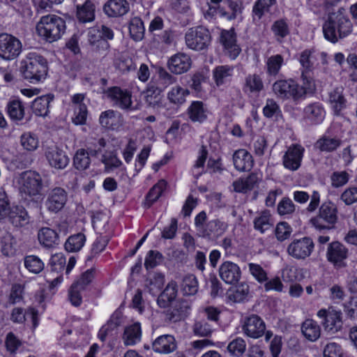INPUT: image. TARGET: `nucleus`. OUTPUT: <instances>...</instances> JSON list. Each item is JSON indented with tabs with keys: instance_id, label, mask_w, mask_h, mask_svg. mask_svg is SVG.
Segmentation results:
<instances>
[{
	"instance_id": "1",
	"label": "nucleus",
	"mask_w": 357,
	"mask_h": 357,
	"mask_svg": "<svg viewBox=\"0 0 357 357\" xmlns=\"http://www.w3.org/2000/svg\"><path fill=\"white\" fill-rule=\"evenodd\" d=\"M353 28V23L342 7L336 12L329 13L322 26L325 39L333 44L348 37L352 33Z\"/></svg>"
},
{
	"instance_id": "2",
	"label": "nucleus",
	"mask_w": 357,
	"mask_h": 357,
	"mask_svg": "<svg viewBox=\"0 0 357 357\" xmlns=\"http://www.w3.org/2000/svg\"><path fill=\"white\" fill-rule=\"evenodd\" d=\"M302 85H299L297 81L292 78L280 79L273 84V91L279 99L291 100L298 102L306 98L310 93H314L315 87L313 84H308L305 81H301Z\"/></svg>"
},
{
	"instance_id": "3",
	"label": "nucleus",
	"mask_w": 357,
	"mask_h": 357,
	"mask_svg": "<svg viewBox=\"0 0 357 357\" xmlns=\"http://www.w3.org/2000/svg\"><path fill=\"white\" fill-rule=\"evenodd\" d=\"M48 69L47 61L43 56L36 52H29L22 60L20 71L24 80L36 84L45 81Z\"/></svg>"
},
{
	"instance_id": "4",
	"label": "nucleus",
	"mask_w": 357,
	"mask_h": 357,
	"mask_svg": "<svg viewBox=\"0 0 357 357\" xmlns=\"http://www.w3.org/2000/svg\"><path fill=\"white\" fill-rule=\"evenodd\" d=\"M66 29L65 20L56 15L43 16L36 27L38 36L47 43H53L60 39Z\"/></svg>"
},
{
	"instance_id": "5",
	"label": "nucleus",
	"mask_w": 357,
	"mask_h": 357,
	"mask_svg": "<svg viewBox=\"0 0 357 357\" xmlns=\"http://www.w3.org/2000/svg\"><path fill=\"white\" fill-rule=\"evenodd\" d=\"M337 213L336 204L331 200H326L321 204L318 214L310 219V222L317 231L325 233L335 228Z\"/></svg>"
},
{
	"instance_id": "6",
	"label": "nucleus",
	"mask_w": 357,
	"mask_h": 357,
	"mask_svg": "<svg viewBox=\"0 0 357 357\" xmlns=\"http://www.w3.org/2000/svg\"><path fill=\"white\" fill-rule=\"evenodd\" d=\"M187 47L192 50L202 51L208 48L211 42V35L208 29L197 26L189 29L185 35Z\"/></svg>"
},
{
	"instance_id": "7",
	"label": "nucleus",
	"mask_w": 357,
	"mask_h": 357,
	"mask_svg": "<svg viewBox=\"0 0 357 357\" xmlns=\"http://www.w3.org/2000/svg\"><path fill=\"white\" fill-rule=\"evenodd\" d=\"M114 38V31L105 24L89 33V41L93 50L98 52L107 51L109 48L108 40H112Z\"/></svg>"
},
{
	"instance_id": "8",
	"label": "nucleus",
	"mask_w": 357,
	"mask_h": 357,
	"mask_svg": "<svg viewBox=\"0 0 357 357\" xmlns=\"http://www.w3.org/2000/svg\"><path fill=\"white\" fill-rule=\"evenodd\" d=\"M22 45L15 36L3 33L0 34V57L6 61L15 59L21 53Z\"/></svg>"
},
{
	"instance_id": "9",
	"label": "nucleus",
	"mask_w": 357,
	"mask_h": 357,
	"mask_svg": "<svg viewBox=\"0 0 357 357\" xmlns=\"http://www.w3.org/2000/svg\"><path fill=\"white\" fill-rule=\"evenodd\" d=\"M313 49H305L299 54L298 61L301 65V81H305L308 84H313L315 87L314 78V63L315 57Z\"/></svg>"
},
{
	"instance_id": "10",
	"label": "nucleus",
	"mask_w": 357,
	"mask_h": 357,
	"mask_svg": "<svg viewBox=\"0 0 357 357\" xmlns=\"http://www.w3.org/2000/svg\"><path fill=\"white\" fill-rule=\"evenodd\" d=\"M349 256L348 248L339 241H333L328 245L326 259L336 268L347 266L346 260Z\"/></svg>"
},
{
	"instance_id": "11",
	"label": "nucleus",
	"mask_w": 357,
	"mask_h": 357,
	"mask_svg": "<svg viewBox=\"0 0 357 357\" xmlns=\"http://www.w3.org/2000/svg\"><path fill=\"white\" fill-rule=\"evenodd\" d=\"M220 42L225 54L231 59H236L241 49L237 43V34L235 29H222L220 35Z\"/></svg>"
},
{
	"instance_id": "12",
	"label": "nucleus",
	"mask_w": 357,
	"mask_h": 357,
	"mask_svg": "<svg viewBox=\"0 0 357 357\" xmlns=\"http://www.w3.org/2000/svg\"><path fill=\"white\" fill-rule=\"evenodd\" d=\"M314 244L310 237L294 239L288 246L287 252L296 259H305L313 252Z\"/></svg>"
},
{
	"instance_id": "13",
	"label": "nucleus",
	"mask_w": 357,
	"mask_h": 357,
	"mask_svg": "<svg viewBox=\"0 0 357 357\" xmlns=\"http://www.w3.org/2000/svg\"><path fill=\"white\" fill-rule=\"evenodd\" d=\"M105 93L120 109L126 110L131 109L132 93L128 89H122L120 86H114L107 88Z\"/></svg>"
},
{
	"instance_id": "14",
	"label": "nucleus",
	"mask_w": 357,
	"mask_h": 357,
	"mask_svg": "<svg viewBox=\"0 0 357 357\" xmlns=\"http://www.w3.org/2000/svg\"><path fill=\"white\" fill-rule=\"evenodd\" d=\"M305 149L299 144H291L282 157V164L285 169L296 171L301 165Z\"/></svg>"
},
{
	"instance_id": "15",
	"label": "nucleus",
	"mask_w": 357,
	"mask_h": 357,
	"mask_svg": "<svg viewBox=\"0 0 357 357\" xmlns=\"http://www.w3.org/2000/svg\"><path fill=\"white\" fill-rule=\"evenodd\" d=\"M67 200V192L62 188L56 187L48 193L45 206L50 213H57L64 208Z\"/></svg>"
},
{
	"instance_id": "16",
	"label": "nucleus",
	"mask_w": 357,
	"mask_h": 357,
	"mask_svg": "<svg viewBox=\"0 0 357 357\" xmlns=\"http://www.w3.org/2000/svg\"><path fill=\"white\" fill-rule=\"evenodd\" d=\"M22 192L29 196H36L39 195L42 188L43 181L40 175L34 171H29L22 174Z\"/></svg>"
},
{
	"instance_id": "17",
	"label": "nucleus",
	"mask_w": 357,
	"mask_h": 357,
	"mask_svg": "<svg viewBox=\"0 0 357 357\" xmlns=\"http://www.w3.org/2000/svg\"><path fill=\"white\" fill-rule=\"evenodd\" d=\"M317 315L321 319V324L325 331L333 333L341 329L342 321L340 311L321 309L318 311Z\"/></svg>"
},
{
	"instance_id": "18",
	"label": "nucleus",
	"mask_w": 357,
	"mask_h": 357,
	"mask_svg": "<svg viewBox=\"0 0 357 357\" xmlns=\"http://www.w3.org/2000/svg\"><path fill=\"white\" fill-rule=\"evenodd\" d=\"M326 116V110L322 103L314 102L306 105L303 109V120L308 126L321 124Z\"/></svg>"
},
{
	"instance_id": "19",
	"label": "nucleus",
	"mask_w": 357,
	"mask_h": 357,
	"mask_svg": "<svg viewBox=\"0 0 357 357\" xmlns=\"http://www.w3.org/2000/svg\"><path fill=\"white\" fill-rule=\"evenodd\" d=\"M265 330V322L259 315L251 314L245 318L243 331L247 337L258 339L264 335Z\"/></svg>"
},
{
	"instance_id": "20",
	"label": "nucleus",
	"mask_w": 357,
	"mask_h": 357,
	"mask_svg": "<svg viewBox=\"0 0 357 357\" xmlns=\"http://www.w3.org/2000/svg\"><path fill=\"white\" fill-rule=\"evenodd\" d=\"M192 60L189 55L183 52H177L171 56L167 61L169 70L175 75H181L191 68Z\"/></svg>"
},
{
	"instance_id": "21",
	"label": "nucleus",
	"mask_w": 357,
	"mask_h": 357,
	"mask_svg": "<svg viewBox=\"0 0 357 357\" xmlns=\"http://www.w3.org/2000/svg\"><path fill=\"white\" fill-rule=\"evenodd\" d=\"M209 111L202 100H192L186 109V114L192 123L202 124L207 121Z\"/></svg>"
},
{
	"instance_id": "22",
	"label": "nucleus",
	"mask_w": 357,
	"mask_h": 357,
	"mask_svg": "<svg viewBox=\"0 0 357 357\" xmlns=\"http://www.w3.org/2000/svg\"><path fill=\"white\" fill-rule=\"evenodd\" d=\"M219 274L220 278L227 284H234L237 283L241 277V271L239 266L231 261L223 262L220 268Z\"/></svg>"
},
{
	"instance_id": "23",
	"label": "nucleus",
	"mask_w": 357,
	"mask_h": 357,
	"mask_svg": "<svg viewBox=\"0 0 357 357\" xmlns=\"http://www.w3.org/2000/svg\"><path fill=\"white\" fill-rule=\"evenodd\" d=\"M264 83L261 76L258 74H249L245 77V82L243 86V92L247 94L255 106H257V100H252V95L259 94L264 90Z\"/></svg>"
},
{
	"instance_id": "24",
	"label": "nucleus",
	"mask_w": 357,
	"mask_h": 357,
	"mask_svg": "<svg viewBox=\"0 0 357 357\" xmlns=\"http://www.w3.org/2000/svg\"><path fill=\"white\" fill-rule=\"evenodd\" d=\"M342 140L337 137H332L330 130L321 135L314 143V148L322 153H331L336 151L341 145Z\"/></svg>"
},
{
	"instance_id": "25",
	"label": "nucleus",
	"mask_w": 357,
	"mask_h": 357,
	"mask_svg": "<svg viewBox=\"0 0 357 357\" xmlns=\"http://www.w3.org/2000/svg\"><path fill=\"white\" fill-rule=\"evenodd\" d=\"M233 163L235 169L241 172L250 171L254 165V159L252 154L244 149L234 151L233 154Z\"/></svg>"
},
{
	"instance_id": "26",
	"label": "nucleus",
	"mask_w": 357,
	"mask_h": 357,
	"mask_svg": "<svg viewBox=\"0 0 357 357\" xmlns=\"http://www.w3.org/2000/svg\"><path fill=\"white\" fill-rule=\"evenodd\" d=\"M168 183L165 179L158 181L148 191L142 202V206L145 209L150 208L162 195L167 188Z\"/></svg>"
},
{
	"instance_id": "27",
	"label": "nucleus",
	"mask_w": 357,
	"mask_h": 357,
	"mask_svg": "<svg viewBox=\"0 0 357 357\" xmlns=\"http://www.w3.org/2000/svg\"><path fill=\"white\" fill-rule=\"evenodd\" d=\"M99 121L103 128L117 131L122 127L123 120L119 112L108 109L100 114Z\"/></svg>"
},
{
	"instance_id": "28",
	"label": "nucleus",
	"mask_w": 357,
	"mask_h": 357,
	"mask_svg": "<svg viewBox=\"0 0 357 357\" xmlns=\"http://www.w3.org/2000/svg\"><path fill=\"white\" fill-rule=\"evenodd\" d=\"M103 11L109 17H122L130 11V3L127 0H108Z\"/></svg>"
},
{
	"instance_id": "29",
	"label": "nucleus",
	"mask_w": 357,
	"mask_h": 357,
	"mask_svg": "<svg viewBox=\"0 0 357 357\" xmlns=\"http://www.w3.org/2000/svg\"><path fill=\"white\" fill-rule=\"evenodd\" d=\"M6 220H8L14 227H22L29 223V216L24 206H10L8 213H6Z\"/></svg>"
},
{
	"instance_id": "30",
	"label": "nucleus",
	"mask_w": 357,
	"mask_h": 357,
	"mask_svg": "<svg viewBox=\"0 0 357 357\" xmlns=\"http://www.w3.org/2000/svg\"><path fill=\"white\" fill-rule=\"evenodd\" d=\"M228 228V224L220 219L208 221L202 230V236L208 238H218L222 236Z\"/></svg>"
},
{
	"instance_id": "31",
	"label": "nucleus",
	"mask_w": 357,
	"mask_h": 357,
	"mask_svg": "<svg viewBox=\"0 0 357 357\" xmlns=\"http://www.w3.org/2000/svg\"><path fill=\"white\" fill-rule=\"evenodd\" d=\"M177 348L175 337L171 335H162L158 337L152 343V349L155 353L168 354Z\"/></svg>"
},
{
	"instance_id": "32",
	"label": "nucleus",
	"mask_w": 357,
	"mask_h": 357,
	"mask_svg": "<svg viewBox=\"0 0 357 357\" xmlns=\"http://www.w3.org/2000/svg\"><path fill=\"white\" fill-rule=\"evenodd\" d=\"M190 307L185 300L175 301L167 310V318L174 322L185 319L189 314Z\"/></svg>"
},
{
	"instance_id": "33",
	"label": "nucleus",
	"mask_w": 357,
	"mask_h": 357,
	"mask_svg": "<svg viewBox=\"0 0 357 357\" xmlns=\"http://www.w3.org/2000/svg\"><path fill=\"white\" fill-rule=\"evenodd\" d=\"M66 259L63 254L56 253L50 257L48 270L51 273H56L57 275L53 279L52 284L61 283L63 281V272L65 270Z\"/></svg>"
},
{
	"instance_id": "34",
	"label": "nucleus",
	"mask_w": 357,
	"mask_h": 357,
	"mask_svg": "<svg viewBox=\"0 0 357 357\" xmlns=\"http://www.w3.org/2000/svg\"><path fill=\"white\" fill-rule=\"evenodd\" d=\"M178 287L176 282L172 281L167 284L164 290L157 298V304L161 308L169 307L177 296Z\"/></svg>"
},
{
	"instance_id": "35",
	"label": "nucleus",
	"mask_w": 357,
	"mask_h": 357,
	"mask_svg": "<svg viewBox=\"0 0 357 357\" xmlns=\"http://www.w3.org/2000/svg\"><path fill=\"white\" fill-rule=\"evenodd\" d=\"M96 6L91 0H86L76 6V18L80 23H87L95 20Z\"/></svg>"
},
{
	"instance_id": "36",
	"label": "nucleus",
	"mask_w": 357,
	"mask_h": 357,
	"mask_svg": "<svg viewBox=\"0 0 357 357\" xmlns=\"http://www.w3.org/2000/svg\"><path fill=\"white\" fill-rule=\"evenodd\" d=\"M54 98V96L52 93L37 97L31 105L33 113L38 116H47L50 112V104L53 101Z\"/></svg>"
},
{
	"instance_id": "37",
	"label": "nucleus",
	"mask_w": 357,
	"mask_h": 357,
	"mask_svg": "<svg viewBox=\"0 0 357 357\" xmlns=\"http://www.w3.org/2000/svg\"><path fill=\"white\" fill-rule=\"evenodd\" d=\"M329 100L334 114L340 116L346 109L347 100L343 94L342 87H336L329 93Z\"/></svg>"
},
{
	"instance_id": "38",
	"label": "nucleus",
	"mask_w": 357,
	"mask_h": 357,
	"mask_svg": "<svg viewBox=\"0 0 357 357\" xmlns=\"http://www.w3.org/2000/svg\"><path fill=\"white\" fill-rule=\"evenodd\" d=\"M40 243L45 248H52L59 243V236L56 230L50 227H43L38 233Z\"/></svg>"
},
{
	"instance_id": "39",
	"label": "nucleus",
	"mask_w": 357,
	"mask_h": 357,
	"mask_svg": "<svg viewBox=\"0 0 357 357\" xmlns=\"http://www.w3.org/2000/svg\"><path fill=\"white\" fill-rule=\"evenodd\" d=\"M234 67L229 65H221L213 69V79L218 87L229 82L234 74Z\"/></svg>"
},
{
	"instance_id": "40",
	"label": "nucleus",
	"mask_w": 357,
	"mask_h": 357,
	"mask_svg": "<svg viewBox=\"0 0 357 357\" xmlns=\"http://www.w3.org/2000/svg\"><path fill=\"white\" fill-rule=\"evenodd\" d=\"M6 112L13 121H19L24 116V106L20 98H10L6 107Z\"/></svg>"
},
{
	"instance_id": "41",
	"label": "nucleus",
	"mask_w": 357,
	"mask_h": 357,
	"mask_svg": "<svg viewBox=\"0 0 357 357\" xmlns=\"http://www.w3.org/2000/svg\"><path fill=\"white\" fill-rule=\"evenodd\" d=\"M46 158L52 167L59 169H64L69 162V158L65 152L58 149L47 151Z\"/></svg>"
},
{
	"instance_id": "42",
	"label": "nucleus",
	"mask_w": 357,
	"mask_h": 357,
	"mask_svg": "<svg viewBox=\"0 0 357 357\" xmlns=\"http://www.w3.org/2000/svg\"><path fill=\"white\" fill-rule=\"evenodd\" d=\"M227 5L231 12H227L224 8L218 7L221 16L227 17L229 20H235L238 15H241L244 6L241 0H227Z\"/></svg>"
},
{
	"instance_id": "43",
	"label": "nucleus",
	"mask_w": 357,
	"mask_h": 357,
	"mask_svg": "<svg viewBox=\"0 0 357 357\" xmlns=\"http://www.w3.org/2000/svg\"><path fill=\"white\" fill-rule=\"evenodd\" d=\"M301 331L304 337L311 342L316 341L321 335L319 325L313 319H307L302 324Z\"/></svg>"
},
{
	"instance_id": "44",
	"label": "nucleus",
	"mask_w": 357,
	"mask_h": 357,
	"mask_svg": "<svg viewBox=\"0 0 357 357\" xmlns=\"http://www.w3.org/2000/svg\"><path fill=\"white\" fill-rule=\"evenodd\" d=\"M271 30L273 32L276 40L282 43L283 39L290 34V29L287 18H280L271 25Z\"/></svg>"
},
{
	"instance_id": "45",
	"label": "nucleus",
	"mask_w": 357,
	"mask_h": 357,
	"mask_svg": "<svg viewBox=\"0 0 357 357\" xmlns=\"http://www.w3.org/2000/svg\"><path fill=\"white\" fill-rule=\"evenodd\" d=\"M190 95V91L180 85H176L171 88L167 93V99L170 103L180 106L183 105L187 96Z\"/></svg>"
},
{
	"instance_id": "46",
	"label": "nucleus",
	"mask_w": 357,
	"mask_h": 357,
	"mask_svg": "<svg viewBox=\"0 0 357 357\" xmlns=\"http://www.w3.org/2000/svg\"><path fill=\"white\" fill-rule=\"evenodd\" d=\"M158 76V79L155 81L152 80V86L160 92L163 91L169 85L176 81V77L162 68L159 69Z\"/></svg>"
},
{
	"instance_id": "47",
	"label": "nucleus",
	"mask_w": 357,
	"mask_h": 357,
	"mask_svg": "<svg viewBox=\"0 0 357 357\" xmlns=\"http://www.w3.org/2000/svg\"><path fill=\"white\" fill-rule=\"evenodd\" d=\"M284 64L282 55L277 54L268 58L266 62V73L269 77H276Z\"/></svg>"
},
{
	"instance_id": "48",
	"label": "nucleus",
	"mask_w": 357,
	"mask_h": 357,
	"mask_svg": "<svg viewBox=\"0 0 357 357\" xmlns=\"http://www.w3.org/2000/svg\"><path fill=\"white\" fill-rule=\"evenodd\" d=\"M208 79V77L204 72L195 73L189 82V86L191 89L194 96L201 97L204 90L202 84L206 83Z\"/></svg>"
},
{
	"instance_id": "49",
	"label": "nucleus",
	"mask_w": 357,
	"mask_h": 357,
	"mask_svg": "<svg viewBox=\"0 0 357 357\" xmlns=\"http://www.w3.org/2000/svg\"><path fill=\"white\" fill-rule=\"evenodd\" d=\"M96 273V270L94 267L90 268L82 273L72 284L86 291L89 289L91 284L95 279Z\"/></svg>"
},
{
	"instance_id": "50",
	"label": "nucleus",
	"mask_w": 357,
	"mask_h": 357,
	"mask_svg": "<svg viewBox=\"0 0 357 357\" xmlns=\"http://www.w3.org/2000/svg\"><path fill=\"white\" fill-rule=\"evenodd\" d=\"M165 275L162 273L155 272L150 275L145 280V286L151 294L158 292L165 284Z\"/></svg>"
},
{
	"instance_id": "51",
	"label": "nucleus",
	"mask_w": 357,
	"mask_h": 357,
	"mask_svg": "<svg viewBox=\"0 0 357 357\" xmlns=\"http://www.w3.org/2000/svg\"><path fill=\"white\" fill-rule=\"evenodd\" d=\"M86 236L83 233H77L70 235L64 244L65 250L69 252L79 251L84 245Z\"/></svg>"
},
{
	"instance_id": "52",
	"label": "nucleus",
	"mask_w": 357,
	"mask_h": 357,
	"mask_svg": "<svg viewBox=\"0 0 357 357\" xmlns=\"http://www.w3.org/2000/svg\"><path fill=\"white\" fill-rule=\"evenodd\" d=\"M273 226L271 215L268 210L261 211L260 215L254 220V228L261 234L270 229Z\"/></svg>"
},
{
	"instance_id": "53",
	"label": "nucleus",
	"mask_w": 357,
	"mask_h": 357,
	"mask_svg": "<svg viewBox=\"0 0 357 357\" xmlns=\"http://www.w3.org/2000/svg\"><path fill=\"white\" fill-rule=\"evenodd\" d=\"M142 331L139 325H132L127 327L123 333L124 344L127 346H132L141 340Z\"/></svg>"
},
{
	"instance_id": "54",
	"label": "nucleus",
	"mask_w": 357,
	"mask_h": 357,
	"mask_svg": "<svg viewBox=\"0 0 357 357\" xmlns=\"http://www.w3.org/2000/svg\"><path fill=\"white\" fill-rule=\"evenodd\" d=\"M128 29L130 37L134 40L139 41L144 38L145 29L140 17L132 18L129 23Z\"/></svg>"
},
{
	"instance_id": "55",
	"label": "nucleus",
	"mask_w": 357,
	"mask_h": 357,
	"mask_svg": "<svg viewBox=\"0 0 357 357\" xmlns=\"http://www.w3.org/2000/svg\"><path fill=\"white\" fill-rule=\"evenodd\" d=\"M109 241V239L107 236L100 235L97 236L91 245L87 260H92L107 248Z\"/></svg>"
},
{
	"instance_id": "56",
	"label": "nucleus",
	"mask_w": 357,
	"mask_h": 357,
	"mask_svg": "<svg viewBox=\"0 0 357 357\" xmlns=\"http://www.w3.org/2000/svg\"><path fill=\"white\" fill-rule=\"evenodd\" d=\"M163 260L164 256L160 251L151 250L146 255L144 264V268L147 271H149L160 265Z\"/></svg>"
},
{
	"instance_id": "57",
	"label": "nucleus",
	"mask_w": 357,
	"mask_h": 357,
	"mask_svg": "<svg viewBox=\"0 0 357 357\" xmlns=\"http://www.w3.org/2000/svg\"><path fill=\"white\" fill-rule=\"evenodd\" d=\"M24 266L32 273L38 274L45 268L44 262L36 255H27L24 258Z\"/></svg>"
},
{
	"instance_id": "58",
	"label": "nucleus",
	"mask_w": 357,
	"mask_h": 357,
	"mask_svg": "<svg viewBox=\"0 0 357 357\" xmlns=\"http://www.w3.org/2000/svg\"><path fill=\"white\" fill-rule=\"evenodd\" d=\"M249 294V287L246 284H241L230 289L228 293V298L233 303H243L247 300Z\"/></svg>"
},
{
	"instance_id": "59",
	"label": "nucleus",
	"mask_w": 357,
	"mask_h": 357,
	"mask_svg": "<svg viewBox=\"0 0 357 357\" xmlns=\"http://www.w3.org/2000/svg\"><path fill=\"white\" fill-rule=\"evenodd\" d=\"M263 115L266 119H278L282 116V111L278 103L273 98H267L262 109Z\"/></svg>"
},
{
	"instance_id": "60",
	"label": "nucleus",
	"mask_w": 357,
	"mask_h": 357,
	"mask_svg": "<svg viewBox=\"0 0 357 357\" xmlns=\"http://www.w3.org/2000/svg\"><path fill=\"white\" fill-rule=\"evenodd\" d=\"M91 164L89 153L84 149L77 151L73 158V165L78 170L86 169Z\"/></svg>"
},
{
	"instance_id": "61",
	"label": "nucleus",
	"mask_w": 357,
	"mask_h": 357,
	"mask_svg": "<svg viewBox=\"0 0 357 357\" xmlns=\"http://www.w3.org/2000/svg\"><path fill=\"white\" fill-rule=\"evenodd\" d=\"M101 161L104 164L105 169L108 172L117 169L123 165L122 161L114 151L102 154Z\"/></svg>"
},
{
	"instance_id": "62",
	"label": "nucleus",
	"mask_w": 357,
	"mask_h": 357,
	"mask_svg": "<svg viewBox=\"0 0 357 357\" xmlns=\"http://www.w3.org/2000/svg\"><path fill=\"white\" fill-rule=\"evenodd\" d=\"M276 0H257L252 7V14L258 20L261 19L266 13L270 11V8L276 3Z\"/></svg>"
},
{
	"instance_id": "63",
	"label": "nucleus",
	"mask_w": 357,
	"mask_h": 357,
	"mask_svg": "<svg viewBox=\"0 0 357 357\" xmlns=\"http://www.w3.org/2000/svg\"><path fill=\"white\" fill-rule=\"evenodd\" d=\"M198 281L194 275L184 277L182 282V291L184 295H195L198 291Z\"/></svg>"
},
{
	"instance_id": "64",
	"label": "nucleus",
	"mask_w": 357,
	"mask_h": 357,
	"mask_svg": "<svg viewBox=\"0 0 357 357\" xmlns=\"http://www.w3.org/2000/svg\"><path fill=\"white\" fill-rule=\"evenodd\" d=\"M246 348L245 340L241 337H236L231 341L228 346V351L233 356L239 357L243 355Z\"/></svg>"
}]
</instances>
